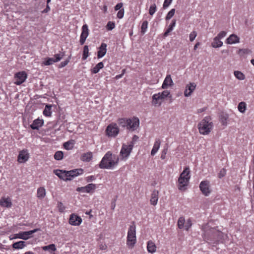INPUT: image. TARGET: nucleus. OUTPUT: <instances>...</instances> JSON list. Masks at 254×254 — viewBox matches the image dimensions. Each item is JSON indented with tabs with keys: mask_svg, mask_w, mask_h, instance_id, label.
Returning a JSON list of instances; mask_svg holds the SVG:
<instances>
[{
	"mask_svg": "<svg viewBox=\"0 0 254 254\" xmlns=\"http://www.w3.org/2000/svg\"><path fill=\"white\" fill-rule=\"evenodd\" d=\"M202 229L204 232L203 238L206 240L214 239L216 241L223 243L228 239L226 234L217 230L215 228L210 227L209 223L203 226Z\"/></svg>",
	"mask_w": 254,
	"mask_h": 254,
	"instance_id": "obj_1",
	"label": "nucleus"
},
{
	"mask_svg": "<svg viewBox=\"0 0 254 254\" xmlns=\"http://www.w3.org/2000/svg\"><path fill=\"white\" fill-rule=\"evenodd\" d=\"M119 160L118 156L113 154L109 151L102 158L99 163V167L102 169H114L118 165Z\"/></svg>",
	"mask_w": 254,
	"mask_h": 254,
	"instance_id": "obj_2",
	"label": "nucleus"
},
{
	"mask_svg": "<svg viewBox=\"0 0 254 254\" xmlns=\"http://www.w3.org/2000/svg\"><path fill=\"white\" fill-rule=\"evenodd\" d=\"M190 179V171L189 167H186L181 173L178 180V188L180 190L185 191Z\"/></svg>",
	"mask_w": 254,
	"mask_h": 254,
	"instance_id": "obj_3",
	"label": "nucleus"
},
{
	"mask_svg": "<svg viewBox=\"0 0 254 254\" xmlns=\"http://www.w3.org/2000/svg\"><path fill=\"white\" fill-rule=\"evenodd\" d=\"M198 129L200 134L208 135L213 128V124L210 117H205L197 125Z\"/></svg>",
	"mask_w": 254,
	"mask_h": 254,
	"instance_id": "obj_4",
	"label": "nucleus"
},
{
	"mask_svg": "<svg viewBox=\"0 0 254 254\" xmlns=\"http://www.w3.org/2000/svg\"><path fill=\"white\" fill-rule=\"evenodd\" d=\"M136 243V227L134 223L128 229L127 245L129 248H132Z\"/></svg>",
	"mask_w": 254,
	"mask_h": 254,
	"instance_id": "obj_5",
	"label": "nucleus"
},
{
	"mask_svg": "<svg viewBox=\"0 0 254 254\" xmlns=\"http://www.w3.org/2000/svg\"><path fill=\"white\" fill-rule=\"evenodd\" d=\"M39 230L38 229H35L29 231H21L18 233L11 235L9 236L10 240L13 239H20L24 240H27L32 237V234L37 232Z\"/></svg>",
	"mask_w": 254,
	"mask_h": 254,
	"instance_id": "obj_6",
	"label": "nucleus"
},
{
	"mask_svg": "<svg viewBox=\"0 0 254 254\" xmlns=\"http://www.w3.org/2000/svg\"><path fill=\"white\" fill-rule=\"evenodd\" d=\"M120 132V128L117 124L112 123L109 124L105 130V134L106 136L110 138L116 137Z\"/></svg>",
	"mask_w": 254,
	"mask_h": 254,
	"instance_id": "obj_7",
	"label": "nucleus"
},
{
	"mask_svg": "<svg viewBox=\"0 0 254 254\" xmlns=\"http://www.w3.org/2000/svg\"><path fill=\"white\" fill-rule=\"evenodd\" d=\"M133 146V143H130L129 144H123L122 145L120 155L121 159L126 161L130 155Z\"/></svg>",
	"mask_w": 254,
	"mask_h": 254,
	"instance_id": "obj_8",
	"label": "nucleus"
},
{
	"mask_svg": "<svg viewBox=\"0 0 254 254\" xmlns=\"http://www.w3.org/2000/svg\"><path fill=\"white\" fill-rule=\"evenodd\" d=\"M27 74L25 71H22L16 73L13 77V83L15 85H20L27 79Z\"/></svg>",
	"mask_w": 254,
	"mask_h": 254,
	"instance_id": "obj_9",
	"label": "nucleus"
},
{
	"mask_svg": "<svg viewBox=\"0 0 254 254\" xmlns=\"http://www.w3.org/2000/svg\"><path fill=\"white\" fill-rule=\"evenodd\" d=\"M83 173V170L82 169H74L69 171H64V177H66L64 181L71 180L74 177L82 174Z\"/></svg>",
	"mask_w": 254,
	"mask_h": 254,
	"instance_id": "obj_10",
	"label": "nucleus"
},
{
	"mask_svg": "<svg viewBox=\"0 0 254 254\" xmlns=\"http://www.w3.org/2000/svg\"><path fill=\"white\" fill-rule=\"evenodd\" d=\"M127 129L134 130L137 128L139 125V120L137 117H132L127 119Z\"/></svg>",
	"mask_w": 254,
	"mask_h": 254,
	"instance_id": "obj_11",
	"label": "nucleus"
},
{
	"mask_svg": "<svg viewBox=\"0 0 254 254\" xmlns=\"http://www.w3.org/2000/svg\"><path fill=\"white\" fill-rule=\"evenodd\" d=\"M30 157V154L28 150L26 149H24L19 152L17 156V162L19 163L22 164L26 162Z\"/></svg>",
	"mask_w": 254,
	"mask_h": 254,
	"instance_id": "obj_12",
	"label": "nucleus"
},
{
	"mask_svg": "<svg viewBox=\"0 0 254 254\" xmlns=\"http://www.w3.org/2000/svg\"><path fill=\"white\" fill-rule=\"evenodd\" d=\"M63 54L56 55L54 57L48 58L44 60L42 64L44 65H49L52 64L54 63H56L60 61L63 57Z\"/></svg>",
	"mask_w": 254,
	"mask_h": 254,
	"instance_id": "obj_13",
	"label": "nucleus"
},
{
	"mask_svg": "<svg viewBox=\"0 0 254 254\" xmlns=\"http://www.w3.org/2000/svg\"><path fill=\"white\" fill-rule=\"evenodd\" d=\"M68 222L72 226H78L81 224L82 219L80 216L73 213L70 215Z\"/></svg>",
	"mask_w": 254,
	"mask_h": 254,
	"instance_id": "obj_14",
	"label": "nucleus"
},
{
	"mask_svg": "<svg viewBox=\"0 0 254 254\" xmlns=\"http://www.w3.org/2000/svg\"><path fill=\"white\" fill-rule=\"evenodd\" d=\"M200 190L205 196H208L210 192L209 182L207 181H202L199 185Z\"/></svg>",
	"mask_w": 254,
	"mask_h": 254,
	"instance_id": "obj_15",
	"label": "nucleus"
},
{
	"mask_svg": "<svg viewBox=\"0 0 254 254\" xmlns=\"http://www.w3.org/2000/svg\"><path fill=\"white\" fill-rule=\"evenodd\" d=\"M89 35V30L87 24H84L82 27V32L80 37V43L83 45Z\"/></svg>",
	"mask_w": 254,
	"mask_h": 254,
	"instance_id": "obj_16",
	"label": "nucleus"
},
{
	"mask_svg": "<svg viewBox=\"0 0 254 254\" xmlns=\"http://www.w3.org/2000/svg\"><path fill=\"white\" fill-rule=\"evenodd\" d=\"M196 86V85L194 83H189L187 84L184 91V96L186 97L191 96L192 93L195 89Z\"/></svg>",
	"mask_w": 254,
	"mask_h": 254,
	"instance_id": "obj_17",
	"label": "nucleus"
},
{
	"mask_svg": "<svg viewBox=\"0 0 254 254\" xmlns=\"http://www.w3.org/2000/svg\"><path fill=\"white\" fill-rule=\"evenodd\" d=\"M163 102V100L161 97L157 94H154L152 97V105L154 107L160 106Z\"/></svg>",
	"mask_w": 254,
	"mask_h": 254,
	"instance_id": "obj_18",
	"label": "nucleus"
},
{
	"mask_svg": "<svg viewBox=\"0 0 254 254\" xmlns=\"http://www.w3.org/2000/svg\"><path fill=\"white\" fill-rule=\"evenodd\" d=\"M11 199L9 197H2L0 199V205L3 207L10 208L12 206Z\"/></svg>",
	"mask_w": 254,
	"mask_h": 254,
	"instance_id": "obj_19",
	"label": "nucleus"
},
{
	"mask_svg": "<svg viewBox=\"0 0 254 254\" xmlns=\"http://www.w3.org/2000/svg\"><path fill=\"white\" fill-rule=\"evenodd\" d=\"M226 43L229 45L240 43V38L235 34L230 35L226 40Z\"/></svg>",
	"mask_w": 254,
	"mask_h": 254,
	"instance_id": "obj_20",
	"label": "nucleus"
},
{
	"mask_svg": "<svg viewBox=\"0 0 254 254\" xmlns=\"http://www.w3.org/2000/svg\"><path fill=\"white\" fill-rule=\"evenodd\" d=\"M173 85V81L171 78V76L170 74L167 75L166 76L163 84L162 85L161 88L162 89H167L169 87H171Z\"/></svg>",
	"mask_w": 254,
	"mask_h": 254,
	"instance_id": "obj_21",
	"label": "nucleus"
},
{
	"mask_svg": "<svg viewBox=\"0 0 254 254\" xmlns=\"http://www.w3.org/2000/svg\"><path fill=\"white\" fill-rule=\"evenodd\" d=\"M107 52V44L105 43H102L100 47L99 48V50L97 53V57L98 59L103 57Z\"/></svg>",
	"mask_w": 254,
	"mask_h": 254,
	"instance_id": "obj_22",
	"label": "nucleus"
},
{
	"mask_svg": "<svg viewBox=\"0 0 254 254\" xmlns=\"http://www.w3.org/2000/svg\"><path fill=\"white\" fill-rule=\"evenodd\" d=\"M161 141L159 138H156L153 144V148L151 151V155L154 156L160 148Z\"/></svg>",
	"mask_w": 254,
	"mask_h": 254,
	"instance_id": "obj_23",
	"label": "nucleus"
},
{
	"mask_svg": "<svg viewBox=\"0 0 254 254\" xmlns=\"http://www.w3.org/2000/svg\"><path fill=\"white\" fill-rule=\"evenodd\" d=\"M157 247L154 242L149 240L147 243V250L149 253L154 254L156 252Z\"/></svg>",
	"mask_w": 254,
	"mask_h": 254,
	"instance_id": "obj_24",
	"label": "nucleus"
},
{
	"mask_svg": "<svg viewBox=\"0 0 254 254\" xmlns=\"http://www.w3.org/2000/svg\"><path fill=\"white\" fill-rule=\"evenodd\" d=\"M44 121L42 119H37L35 120L33 123L30 125V127L33 129H38L42 126Z\"/></svg>",
	"mask_w": 254,
	"mask_h": 254,
	"instance_id": "obj_25",
	"label": "nucleus"
},
{
	"mask_svg": "<svg viewBox=\"0 0 254 254\" xmlns=\"http://www.w3.org/2000/svg\"><path fill=\"white\" fill-rule=\"evenodd\" d=\"M158 191L154 190L152 191L150 198V203L152 205H156L158 200Z\"/></svg>",
	"mask_w": 254,
	"mask_h": 254,
	"instance_id": "obj_26",
	"label": "nucleus"
},
{
	"mask_svg": "<svg viewBox=\"0 0 254 254\" xmlns=\"http://www.w3.org/2000/svg\"><path fill=\"white\" fill-rule=\"evenodd\" d=\"M46 194V189L43 187H41L38 188L37 190V197L40 199H42L45 197Z\"/></svg>",
	"mask_w": 254,
	"mask_h": 254,
	"instance_id": "obj_27",
	"label": "nucleus"
},
{
	"mask_svg": "<svg viewBox=\"0 0 254 254\" xmlns=\"http://www.w3.org/2000/svg\"><path fill=\"white\" fill-rule=\"evenodd\" d=\"M26 246V243L25 241H20L14 243L12 247L14 249L19 250L22 249Z\"/></svg>",
	"mask_w": 254,
	"mask_h": 254,
	"instance_id": "obj_28",
	"label": "nucleus"
},
{
	"mask_svg": "<svg viewBox=\"0 0 254 254\" xmlns=\"http://www.w3.org/2000/svg\"><path fill=\"white\" fill-rule=\"evenodd\" d=\"M223 46V42L220 39L217 37L213 38V41L211 43V46L215 48H220Z\"/></svg>",
	"mask_w": 254,
	"mask_h": 254,
	"instance_id": "obj_29",
	"label": "nucleus"
},
{
	"mask_svg": "<svg viewBox=\"0 0 254 254\" xmlns=\"http://www.w3.org/2000/svg\"><path fill=\"white\" fill-rule=\"evenodd\" d=\"M93 157V154L91 152H88L83 153L81 156V159L84 162H89Z\"/></svg>",
	"mask_w": 254,
	"mask_h": 254,
	"instance_id": "obj_30",
	"label": "nucleus"
},
{
	"mask_svg": "<svg viewBox=\"0 0 254 254\" xmlns=\"http://www.w3.org/2000/svg\"><path fill=\"white\" fill-rule=\"evenodd\" d=\"M96 189V186L94 184H89L85 186V191L87 193H93Z\"/></svg>",
	"mask_w": 254,
	"mask_h": 254,
	"instance_id": "obj_31",
	"label": "nucleus"
},
{
	"mask_svg": "<svg viewBox=\"0 0 254 254\" xmlns=\"http://www.w3.org/2000/svg\"><path fill=\"white\" fill-rule=\"evenodd\" d=\"M104 67V64L102 62H100L98 64L96 65L95 67H94L92 69H91V72L92 73H97L99 70L103 68Z\"/></svg>",
	"mask_w": 254,
	"mask_h": 254,
	"instance_id": "obj_32",
	"label": "nucleus"
},
{
	"mask_svg": "<svg viewBox=\"0 0 254 254\" xmlns=\"http://www.w3.org/2000/svg\"><path fill=\"white\" fill-rule=\"evenodd\" d=\"M234 75L237 79L240 80H243L246 78L245 74L239 70L234 71Z\"/></svg>",
	"mask_w": 254,
	"mask_h": 254,
	"instance_id": "obj_33",
	"label": "nucleus"
},
{
	"mask_svg": "<svg viewBox=\"0 0 254 254\" xmlns=\"http://www.w3.org/2000/svg\"><path fill=\"white\" fill-rule=\"evenodd\" d=\"M118 123L120 126L123 127H126L127 128V118H119L118 120Z\"/></svg>",
	"mask_w": 254,
	"mask_h": 254,
	"instance_id": "obj_34",
	"label": "nucleus"
},
{
	"mask_svg": "<svg viewBox=\"0 0 254 254\" xmlns=\"http://www.w3.org/2000/svg\"><path fill=\"white\" fill-rule=\"evenodd\" d=\"M247 109V104L245 102H241L238 106V111L241 113H244Z\"/></svg>",
	"mask_w": 254,
	"mask_h": 254,
	"instance_id": "obj_35",
	"label": "nucleus"
},
{
	"mask_svg": "<svg viewBox=\"0 0 254 254\" xmlns=\"http://www.w3.org/2000/svg\"><path fill=\"white\" fill-rule=\"evenodd\" d=\"M42 249L44 251H48L50 253H52L56 251V248L54 244H51L48 246L43 247Z\"/></svg>",
	"mask_w": 254,
	"mask_h": 254,
	"instance_id": "obj_36",
	"label": "nucleus"
},
{
	"mask_svg": "<svg viewBox=\"0 0 254 254\" xmlns=\"http://www.w3.org/2000/svg\"><path fill=\"white\" fill-rule=\"evenodd\" d=\"M162 99V100H164L166 98L170 97V92L169 90H164L161 92H159L157 93Z\"/></svg>",
	"mask_w": 254,
	"mask_h": 254,
	"instance_id": "obj_37",
	"label": "nucleus"
},
{
	"mask_svg": "<svg viewBox=\"0 0 254 254\" xmlns=\"http://www.w3.org/2000/svg\"><path fill=\"white\" fill-rule=\"evenodd\" d=\"M186 220L184 217H180L178 221V226L179 229H184Z\"/></svg>",
	"mask_w": 254,
	"mask_h": 254,
	"instance_id": "obj_38",
	"label": "nucleus"
},
{
	"mask_svg": "<svg viewBox=\"0 0 254 254\" xmlns=\"http://www.w3.org/2000/svg\"><path fill=\"white\" fill-rule=\"evenodd\" d=\"M51 105H46L43 111V114L45 116L50 117L51 115Z\"/></svg>",
	"mask_w": 254,
	"mask_h": 254,
	"instance_id": "obj_39",
	"label": "nucleus"
},
{
	"mask_svg": "<svg viewBox=\"0 0 254 254\" xmlns=\"http://www.w3.org/2000/svg\"><path fill=\"white\" fill-rule=\"evenodd\" d=\"M74 141L73 140H69L64 143V149L67 150L71 149L74 146Z\"/></svg>",
	"mask_w": 254,
	"mask_h": 254,
	"instance_id": "obj_40",
	"label": "nucleus"
},
{
	"mask_svg": "<svg viewBox=\"0 0 254 254\" xmlns=\"http://www.w3.org/2000/svg\"><path fill=\"white\" fill-rule=\"evenodd\" d=\"M175 11H176V10L175 8L171 9L168 12V13L167 14V15L165 17L166 20H168L170 19L174 15V14L175 13Z\"/></svg>",
	"mask_w": 254,
	"mask_h": 254,
	"instance_id": "obj_41",
	"label": "nucleus"
},
{
	"mask_svg": "<svg viewBox=\"0 0 254 254\" xmlns=\"http://www.w3.org/2000/svg\"><path fill=\"white\" fill-rule=\"evenodd\" d=\"M89 49L88 46H84L83 48V53L82 56V59L86 60L89 56Z\"/></svg>",
	"mask_w": 254,
	"mask_h": 254,
	"instance_id": "obj_42",
	"label": "nucleus"
},
{
	"mask_svg": "<svg viewBox=\"0 0 254 254\" xmlns=\"http://www.w3.org/2000/svg\"><path fill=\"white\" fill-rule=\"evenodd\" d=\"M64 156V153L61 151H57L55 155H54V158L56 160H60L63 159Z\"/></svg>",
	"mask_w": 254,
	"mask_h": 254,
	"instance_id": "obj_43",
	"label": "nucleus"
},
{
	"mask_svg": "<svg viewBox=\"0 0 254 254\" xmlns=\"http://www.w3.org/2000/svg\"><path fill=\"white\" fill-rule=\"evenodd\" d=\"M148 27V22L147 21H144L142 22L141 27V32L142 34H144L147 29Z\"/></svg>",
	"mask_w": 254,
	"mask_h": 254,
	"instance_id": "obj_44",
	"label": "nucleus"
},
{
	"mask_svg": "<svg viewBox=\"0 0 254 254\" xmlns=\"http://www.w3.org/2000/svg\"><path fill=\"white\" fill-rule=\"evenodd\" d=\"M54 174L61 179H64V171L62 170H54Z\"/></svg>",
	"mask_w": 254,
	"mask_h": 254,
	"instance_id": "obj_45",
	"label": "nucleus"
},
{
	"mask_svg": "<svg viewBox=\"0 0 254 254\" xmlns=\"http://www.w3.org/2000/svg\"><path fill=\"white\" fill-rule=\"evenodd\" d=\"M156 11V5L155 3L151 4L149 7V13L151 15H153Z\"/></svg>",
	"mask_w": 254,
	"mask_h": 254,
	"instance_id": "obj_46",
	"label": "nucleus"
},
{
	"mask_svg": "<svg viewBox=\"0 0 254 254\" xmlns=\"http://www.w3.org/2000/svg\"><path fill=\"white\" fill-rule=\"evenodd\" d=\"M191 225L192 223L191 220L190 219H188L186 220L184 229L186 230H188L191 227Z\"/></svg>",
	"mask_w": 254,
	"mask_h": 254,
	"instance_id": "obj_47",
	"label": "nucleus"
},
{
	"mask_svg": "<svg viewBox=\"0 0 254 254\" xmlns=\"http://www.w3.org/2000/svg\"><path fill=\"white\" fill-rule=\"evenodd\" d=\"M115 27V23L113 21H109L106 25L108 30H112Z\"/></svg>",
	"mask_w": 254,
	"mask_h": 254,
	"instance_id": "obj_48",
	"label": "nucleus"
},
{
	"mask_svg": "<svg viewBox=\"0 0 254 254\" xmlns=\"http://www.w3.org/2000/svg\"><path fill=\"white\" fill-rule=\"evenodd\" d=\"M197 36V32L195 31H192L189 35V39L190 41L192 42Z\"/></svg>",
	"mask_w": 254,
	"mask_h": 254,
	"instance_id": "obj_49",
	"label": "nucleus"
},
{
	"mask_svg": "<svg viewBox=\"0 0 254 254\" xmlns=\"http://www.w3.org/2000/svg\"><path fill=\"white\" fill-rule=\"evenodd\" d=\"M250 50L248 49H242L239 50L238 54L240 56H243L244 55L248 54Z\"/></svg>",
	"mask_w": 254,
	"mask_h": 254,
	"instance_id": "obj_50",
	"label": "nucleus"
},
{
	"mask_svg": "<svg viewBox=\"0 0 254 254\" xmlns=\"http://www.w3.org/2000/svg\"><path fill=\"white\" fill-rule=\"evenodd\" d=\"M168 152V148H164L162 151H161V159L162 160H164L166 158V155Z\"/></svg>",
	"mask_w": 254,
	"mask_h": 254,
	"instance_id": "obj_51",
	"label": "nucleus"
},
{
	"mask_svg": "<svg viewBox=\"0 0 254 254\" xmlns=\"http://www.w3.org/2000/svg\"><path fill=\"white\" fill-rule=\"evenodd\" d=\"M176 20H175V19L172 20L171 24L169 25L167 29L172 31L173 30L174 28L175 27V26L176 25Z\"/></svg>",
	"mask_w": 254,
	"mask_h": 254,
	"instance_id": "obj_52",
	"label": "nucleus"
},
{
	"mask_svg": "<svg viewBox=\"0 0 254 254\" xmlns=\"http://www.w3.org/2000/svg\"><path fill=\"white\" fill-rule=\"evenodd\" d=\"M226 34L227 32L226 31H222L220 32L216 37H217V38L221 40L224 38L226 36Z\"/></svg>",
	"mask_w": 254,
	"mask_h": 254,
	"instance_id": "obj_53",
	"label": "nucleus"
},
{
	"mask_svg": "<svg viewBox=\"0 0 254 254\" xmlns=\"http://www.w3.org/2000/svg\"><path fill=\"white\" fill-rule=\"evenodd\" d=\"M173 0H165L163 4V7L164 9L167 8L172 3Z\"/></svg>",
	"mask_w": 254,
	"mask_h": 254,
	"instance_id": "obj_54",
	"label": "nucleus"
},
{
	"mask_svg": "<svg viewBox=\"0 0 254 254\" xmlns=\"http://www.w3.org/2000/svg\"><path fill=\"white\" fill-rule=\"evenodd\" d=\"M124 15V9L122 8L120 9L117 13V16L119 19L123 18Z\"/></svg>",
	"mask_w": 254,
	"mask_h": 254,
	"instance_id": "obj_55",
	"label": "nucleus"
},
{
	"mask_svg": "<svg viewBox=\"0 0 254 254\" xmlns=\"http://www.w3.org/2000/svg\"><path fill=\"white\" fill-rule=\"evenodd\" d=\"M226 173V171L225 169H222L220 171V172L218 174V177L219 178H221L225 176Z\"/></svg>",
	"mask_w": 254,
	"mask_h": 254,
	"instance_id": "obj_56",
	"label": "nucleus"
},
{
	"mask_svg": "<svg viewBox=\"0 0 254 254\" xmlns=\"http://www.w3.org/2000/svg\"><path fill=\"white\" fill-rule=\"evenodd\" d=\"M123 4L122 2L118 3L115 6V10L116 11H117L118 10H120V9H122V7H123Z\"/></svg>",
	"mask_w": 254,
	"mask_h": 254,
	"instance_id": "obj_57",
	"label": "nucleus"
},
{
	"mask_svg": "<svg viewBox=\"0 0 254 254\" xmlns=\"http://www.w3.org/2000/svg\"><path fill=\"white\" fill-rule=\"evenodd\" d=\"M76 190L78 191H81L82 192H86V191H85V186L83 187L78 188L76 189Z\"/></svg>",
	"mask_w": 254,
	"mask_h": 254,
	"instance_id": "obj_58",
	"label": "nucleus"
},
{
	"mask_svg": "<svg viewBox=\"0 0 254 254\" xmlns=\"http://www.w3.org/2000/svg\"><path fill=\"white\" fill-rule=\"evenodd\" d=\"M95 178H94V177L93 176H88L86 178V180L87 182H91L92 181V180H94Z\"/></svg>",
	"mask_w": 254,
	"mask_h": 254,
	"instance_id": "obj_59",
	"label": "nucleus"
},
{
	"mask_svg": "<svg viewBox=\"0 0 254 254\" xmlns=\"http://www.w3.org/2000/svg\"><path fill=\"white\" fill-rule=\"evenodd\" d=\"M102 10L103 11L104 13H106L108 11V6L106 5H105L103 6V8H102Z\"/></svg>",
	"mask_w": 254,
	"mask_h": 254,
	"instance_id": "obj_60",
	"label": "nucleus"
},
{
	"mask_svg": "<svg viewBox=\"0 0 254 254\" xmlns=\"http://www.w3.org/2000/svg\"><path fill=\"white\" fill-rule=\"evenodd\" d=\"M50 9V6H49L48 4H47V7L46 8V9H45L43 11V12H44V13H47V12H48Z\"/></svg>",
	"mask_w": 254,
	"mask_h": 254,
	"instance_id": "obj_61",
	"label": "nucleus"
},
{
	"mask_svg": "<svg viewBox=\"0 0 254 254\" xmlns=\"http://www.w3.org/2000/svg\"><path fill=\"white\" fill-rule=\"evenodd\" d=\"M124 75V73H122V74H119V75H117L115 77V78L117 79H120L121 78H122L123 77Z\"/></svg>",
	"mask_w": 254,
	"mask_h": 254,
	"instance_id": "obj_62",
	"label": "nucleus"
},
{
	"mask_svg": "<svg viewBox=\"0 0 254 254\" xmlns=\"http://www.w3.org/2000/svg\"><path fill=\"white\" fill-rule=\"evenodd\" d=\"M171 32V31H170L168 29H167L166 30V31L165 32L164 34V36L165 37H167L168 35H169V33Z\"/></svg>",
	"mask_w": 254,
	"mask_h": 254,
	"instance_id": "obj_63",
	"label": "nucleus"
},
{
	"mask_svg": "<svg viewBox=\"0 0 254 254\" xmlns=\"http://www.w3.org/2000/svg\"><path fill=\"white\" fill-rule=\"evenodd\" d=\"M115 207H116V202L114 201L112 202V204H111L112 209L114 210L115 208Z\"/></svg>",
	"mask_w": 254,
	"mask_h": 254,
	"instance_id": "obj_64",
	"label": "nucleus"
}]
</instances>
